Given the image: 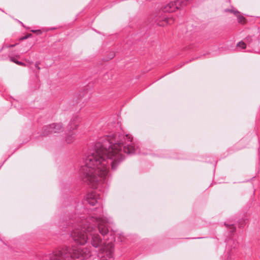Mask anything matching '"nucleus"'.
Instances as JSON below:
<instances>
[{"mask_svg": "<svg viewBox=\"0 0 260 260\" xmlns=\"http://www.w3.org/2000/svg\"><path fill=\"white\" fill-rule=\"evenodd\" d=\"M114 56H115V54L114 53H112V54H111V57L110 58V59L113 58Z\"/></svg>", "mask_w": 260, "mask_h": 260, "instance_id": "21", "label": "nucleus"}, {"mask_svg": "<svg viewBox=\"0 0 260 260\" xmlns=\"http://www.w3.org/2000/svg\"><path fill=\"white\" fill-rule=\"evenodd\" d=\"M70 252L69 249L62 248L53 251L50 255V260H70Z\"/></svg>", "mask_w": 260, "mask_h": 260, "instance_id": "3", "label": "nucleus"}, {"mask_svg": "<svg viewBox=\"0 0 260 260\" xmlns=\"http://www.w3.org/2000/svg\"><path fill=\"white\" fill-rule=\"evenodd\" d=\"M90 256L89 250L86 248H78L73 249L72 253H70V258H87Z\"/></svg>", "mask_w": 260, "mask_h": 260, "instance_id": "5", "label": "nucleus"}, {"mask_svg": "<svg viewBox=\"0 0 260 260\" xmlns=\"http://www.w3.org/2000/svg\"><path fill=\"white\" fill-rule=\"evenodd\" d=\"M125 139L128 141H129V142H132V139H133V138L131 137V136L128 135H126L125 136Z\"/></svg>", "mask_w": 260, "mask_h": 260, "instance_id": "18", "label": "nucleus"}, {"mask_svg": "<svg viewBox=\"0 0 260 260\" xmlns=\"http://www.w3.org/2000/svg\"><path fill=\"white\" fill-rule=\"evenodd\" d=\"M33 32L38 33V34H41V31L40 30H32Z\"/></svg>", "mask_w": 260, "mask_h": 260, "instance_id": "19", "label": "nucleus"}, {"mask_svg": "<svg viewBox=\"0 0 260 260\" xmlns=\"http://www.w3.org/2000/svg\"><path fill=\"white\" fill-rule=\"evenodd\" d=\"M52 133L51 125H48L43 127L42 129V135L44 136H47L49 134Z\"/></svg>", "mask_w": 260, "mask_h": 260, "instance_id": "13", "label": "nucleus"}, {"mask_svg": "<svg viewBox=\"0 0 260 260\" xmlns=\"http://www.w3.org/2000/svg\"><path fill=\"white\" fill-rule=\"evenodd\" d=\"M174 21V19L173 18H165L164 20V22L162 23H159L158 24L160 26H164L166 24H171Z\"/></svg>", "mask_w": 260, "mask_h": 260, "instance_id": "14", "label": "nucleus"}, {"mask_svg": "<svg viewBox=\"0 0 260 260\" xmlns=\"http://www.w3.org/2000/svg\"><path fill=\"white\" fill-rule=\"evenodd\" d=\"M76 135L73 132H70L66 137V141L68 144L72 143L76 140Z\"/></svg>", "mask_w": 260, "mask_h": 260, "instance_id": "12", "label": "nucleus"}, {"mask_svg": "<svg viewBox=\"0 0 260 260\" xmlns=\"http://www.w3.org/2000/svg\"><path fill=\"white\" fill-rule=\"evenodd\" d=\"M183 6L182 1H169L164 6L163 10L165 12L172 13L179 9Z\"/></svg>", "mask_w": 260, "mask_h": 260, "instance_id": "7", "label": "nucleus"}, {"mask_svg": "<svg viewBox=\"0 0 260 260\" xmlns=\"http://www.w3.org/2000/svg\"><path fill=\"white\" fill-rule=\"evenodd\" d=\"M30 36H31V34H27L25 36L21 38L20 39V40L22 41V40H23L24 39H26L28 38L29 37H30Z\"/></svg>", "mask_w": 260, "mask_h": 260, "instance_id": "17", "label": "nucleus"}, {"mask_svg": "<svg viewBox=\"0 0 260 260\" xmlns=\"http://www.w3.org/2000/svg\"><path fill=\"white\" fill-rule=\"evenodd\" d=\"M86 200L92 206L95 205L100 200V197L96 192H91L87 194Z\"/></svg>", "mask_w": 260, "mask_h": 260, "instance_id": "9", "label": "nucleus"}, {"mask_svg": "<svg viewBox=\"0 0 260 260\" xmlns=\"http://www.w3.org/2000/svg\"><path fill=\"white\" fill-rule=\"evenodd\" d=\"M35 67H36V68L37 69H38V70H40V68L39 67V65H38V64L36 63V64H35Z\"/></svg>", "mask_w": 260, "mask_h": 260, "instance_id": "20", "label": "nucleus"}, {"mask_svg": "<svg viewBox=\"0 0 260 260\" xmlns=\"http://www.w3.org/2000/svg\"><path fill=\"white\" fill-rule=\"evenodd\" d=\"M237 46H239V47H241L242 49H245L246 47V44L243 42H239Z\"/></svg>", "mask_w": 260, "mask_h": 260, "instance_id": "15", "label": "nucleus"}, {"mask_svg": "<svg viewBox=\"0 0 260 260\" xmlns=\"http://www.w3.org/2000/svg\"><path fill=\"white\" fill-rule=\"evenodd\" d=\"M96 220L98 223V228L100 233L102 235H106L109 232L107 219L102 217H99L96 218Z\"/></svg>", "mask_w": 260, "mask_h": 260, "instance_id": "8", "label": "nucleus"}, {"mask_svg": "<svg viewBox=\"0 0 260 260\" xmlns=\"http://www.w3.org/2000/svg\"><path fill=\"white\" fill-rule=\"evenodd\" d=\"M226 225L228 227H229L231 229V231L232 232H234L236 231V228L233 225H228L226 224Z\"/></svg>", "mask_w": 260, "mask_h": 260, "instance_id": "16", "label": "nucleus"}, {"mask_svg": "<svg viewBox=\"0 0 260 260\" xmlns=\"http://www.w3.org/2000/svg\"><path fill=\"white\" fill-rule=\"evenodd\" d=\"M108 141H109L110 144H112L113 143V141L111 139H109Z\"/></svg>", "mask_w": 260, "mask_h": 260, "instance_id": "22", "label": "nucleus"}, {"mask_svg": "<svg viewBox=\"0 0 260 260\" xmlns=\"http://www.w3.org/2000/svg\"><path fill=\"white\" fill-rule=\"evenodd\" d=\"M113 252V244L112 242L105 243L100 249L99 256L101 260H109L112 256Z\"/></svg>", "mask_w": 260, "mask_h": 260, "instance_id": "2", "label": "nucleus"}, {"mask_svg": "<svg viewBox=\"0 0 260 260\" xmlns=\"http://www.w3.org/2000/svg\"><path fill=\"white\" fill-rule=\"evenodd\" d=\"M72 235L75 241L80 244H84L87 241L89 233L87 231V229H86L85 234L82 231L76 229L73 232Z\"/></svg>", "mask_w": 260, "mask_h": 260, "instance_id": "4", "label": "nucleus"}, {"mask_svg": "<svg viewBox=\"0 0 260 260\" xmlns=\"http://www.w3.org/2000/svg\"><path fill=\"white\" fill-rule=\"evenodd\" d=\"M52 133H60L63 131V127L61 123H53L51 124Z\"/></svg>", "mask_w": 260, "mask_h": 260, "instance_id": "11", "label": "nucleus"}, {"mask_svg": "<svg viewBox=\"0 0 260 260\" xmlns=\"http://www.w3.org/2000/svg\"><path fill=\"white\" fill-rule=\"evenodd\" d=\"M122 144L124 145L123 151L125 153L131 154L135 152V147L128 144L115 143L107 150L105 145L97 143L94 151L87 157L85 166L80 170L84 175V181L92 187H96L99 184L103 182L108 175L107 159L111 160L113 169H116L117 165L124 159L120 152Z\"/></svg>", "mask_w": 260, "mask_h": 260, "instance_id": "1", "label": "nucleus"}, {"mask_svg": "<svg viewBox=\"0 0 260 260\" xmlns=\"http://www.w3.org/2000/svg\"><path fill=\"white\" fill-rule=\"evenodd\" d=\"M225 11L233 13L237 17L239 23L241 24L246 23L245 18L235 8H232L231 9H227L225 10Z\"/></svg>", "mask_w": 260, "mask_h": 260, "instance_id": "10", "label": "nucleus"}, {"mask_svg": "<svg viewBox=\"0 0 260 260\" xmlns=\"http://www.w3.org/2000/svg\"><path fill=\"white\" fill-rule=\"evenodd\" d=\"M16 44H14V45H11L10 46V47H14L16 45Z\"/></svg>", "mask_w": 260, "mask_h": 260, "instance_id": "23", "label": "nucleus"}, {"mask_svg": "<svg viewBox=\"0 0 260 260\" xmlns=\"http://www.w3.org/2000/svg\"><path fill=\"white\" fill-rule=\"evenodd\" d=\"M87 231L89 233V236L91 237V243L95 247H99L102 243V240L100 236L95 232V229L92 227L88 226Z\"/></svg>", "mask_w": 260, "mask_h": 260, "instance_id": "6", "label": "nucleus"}]
</instances>
